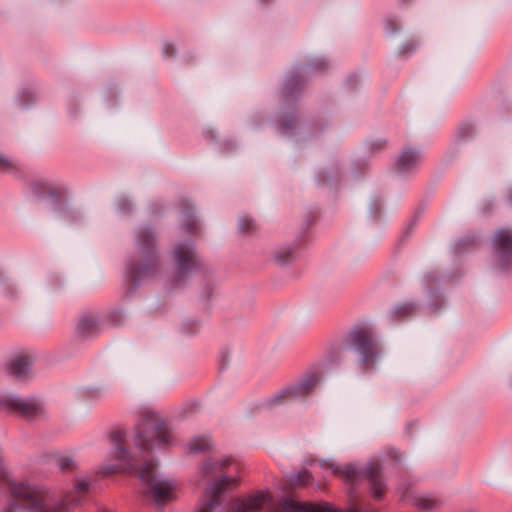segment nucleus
<instances>
[{"instance_id": "f257e3e1", "label": "nucleus", "mask_w": 512, "mask_h": 512, "mask_svg": "<svg viewBox=\"0 0 512 512\" xmlns=\"http://www.w3.org/2000/svg\"><path fill=\"white\" fill-rule=\"evenodd\" d=\"M89 488L90 482L87 479H79L73 490L57 501L54 494L45 487L13 482L0 463V496L9 493L14 501L19 502L29 512H71L82 503Z\"/></svg>"}, {"instance_id": "f03ea898", "label": "nucleus", "mask_w": 512, "mask_h": 512, "mask_svg": "<svg viewBox=\"0 0 512 512\" xmlns=\"http://www.w3.org/2000/svg\"><path fill=\"white\" fill-rule=\"evenodd\" d=\"M110 441L113 446L112 457L118 461V464L104 466V474L136 472L141 481L147 485L148 489L145 493L157 504L163 505L174 499L176 483L157 474V463L153 459H144L142 464H139L137 457L127 450V435L124 430L111 431Z\"/></svg>"}, {"instance_id": "7ed1b4c3", "label": "nucleus", "mask_w": 512, "mask_h": 512, "mask_svg": "<svg viewBox=\"0 0 512 512\" xmlns=\"http://www.w3.org/2000/svg\"><path fill=\"white\" fill-rule=\"evenodd\" d=\"M229 465V459L207 458L198 466V482L205 488L194 512H227L225 494L239 484L238 477L226 471Z\"/></svg>"}, {"instance_id": "20e7f679", "label": "nucleus", "mask_w": 512, "mask_h": 512, "mask_svg": "<svg viewBox=\"0 0 512 512\" xmlns=\"http://www.w3.org/2000/svg\"><path fill=\"white\" fill-rule=\"evenodd\" d=\"M318 463L321 468L329 469L333 475L340 477L352 486L367 479L372 497L377 500L382 499L386 490V484L382 475V467L378 463L369 462L363 467L356 464L340 466L327 459L319 460Z\"/></svg>"}, {"instance_id": "39448f33", "label": "nucleus", "mask_w": 512, "mask_h": 512, "mask_svg": "<svg viewBox=\"0 0 512 512\" xmlns=\"http://www.w3.org/2000/svg\"><path fill=\"white\" fill-rule=\"evenodd\" d=\"M171 442V435L165 421L156 413L144 410L136 424L134 444L139 451L145 452L163 447Z\"/></svg>"}, {"instance_id": "423d86ee", "label": "nucleus", "mask_w": 512, "mask_h": 512, "mask_svg": "<svg viewBox=\"0 0 512 512\" xmlns=\"http://www.w3.org/2000/svg\"><path fill=\"white\" fill-rule=\"evenodd\" d=\"M346 347L358 355V365L364 371L373 370L381 358L382 347L366 327L353 328L347 336Z\"/></svg>"}, {"instance_id": "0eeeda50", "label": "nucleus", "mask_w": 512, "mask_h": 512, "mask_svg": "<svg viewBox=\"0 0 512 512\" xmlns=\"http://www.w3.org/2000/svg\"><path fill=\"white\" fill-rule=\"evenodd\" d=\"M319 382L320 378L317 374H306L298 382L282 388L274 395L263 400L261 406L266 409H271L288 401L303 398L309 395L319 384Z\"/></svg>"}, {"instance_id": "6e6552de", "label": "nucleus", "mask_w": 512, "mask_h": 512, "mask_svg": "<svg viewBox=\"0 0 512 512\" xmlns=\"http://www.w3.org/2000/svg\"><path fill=\"white\" fill-rule=\"evenodd\" d=\"M0 411L32 420L44 414V407L36 398H21L14 394H5L0 396Z\"/></svg>"}, {"instance_id": "1a4fd4ad", "label": "nucleus", "mask_w": 512, "mask_h": 512, "mask_svg": "<svg viewBox=\"0 0 512 512\" xmlns=\"http://www.w3.org/2000/svg\"><path fill=\"white\" fill-rule=\"evenodd\" d=\"M137 245L138 249L147 259L146 263L143 265L131 266L129 269V277L133 281L152 275L156 267V258L154 257V236L150 229L142 228L139 230L137 234Z\"/></svg>"}, {"instance_id": "9d476101", "label": "nucleus", "mask_w": 512, "mask_h": 512, "mask_svg": "<svg viewBox=\"0 0 512 512\" xmlns=\"http://www.w3.org/2000/svg\"><path fill=\"white\" fill-rule=\"evenodd\" d=\"M281 512H369V510L362 505L354 503L350 504L346 509H340L328 502L313 504L287 498L281 504Z\"/></svg>"}, {"instance_id": "9b49d317", "label": "nucleus", "mask_w": 512, "mask_h": 512, "mask_svg": "<svg viewBox=\"0 0 512 512\" xmlns=\"http://www.w3.org/2000/svg\"><path fill=\"white\" fill-rule=\"evenodd\" d=\"M174 260L180 274H185L199 267V259L190 242L177 244L174 248Z\"/></svg>"}, {"instance_id": "f8f14e48", "label": "nucleus", "mask_w": 512, "mask_h": 512, "mask_svg": "<svg viewBox=\"0 0 512 512\" xmlns=\"http://www.w3.org/2000/svg\"><path fill=\"white\" fill-rule=\"evenodd\" d=\"M494 249L501 268H507L512 263V231L501 229L494 237Z\"/></svg>"}, {"instance_id": "ddd939ff", "label": "nucleus", "mask_w": 512, "mask_h": 512, "mask_svg": "<svg viewBox=\"0 0 512 512\" xmlns=\"http://www.w3.org/2000/svg\"><path fill=\"white\" fill-rule=\"evenodd\" d=\"M421 159L418 149L405 148L394 164L395 172L401 176L410 175L418 169Z\"/></svg>"}, {"instance_id": "4468645a", "label": "nucleus", "mask_w": 512, "mask_h": 512, "mask_svg": "<svg viewBox=\"0 0 512 512\" xmlns=\"http://www.w3.org/2000/svg\"><path fill=\"white\" fill-rule=\"evenodd\" d=\"M7 372L17 379H24L31 371V358L27 355L15 356L7 365Z\"/></svg>"}, {"instance_id": "2eb2a0df", "label": "nucleus", "mask_w": 512, "mask_h": 512, "mask_svg": "<svg viewBox=\"0 0 512 512\" xmlns=\"http://www.w3.org/2000/svg\"><path fill=\"white\" fill-rule=\"evenodd\" d=\"M100 323L98 318L91 313L84 314L80 317L76 332L82 337H88L99 331Z\"/></svg>"}, {"instance_id": "dca6fc26", "label": "nucleus", "mask_w": 512, "mask_h": 512, "mask_svg": "<svg viewBox=\"0 0 512 512\" xmlns=\"http://www.w3.org/2000/svg\"><path fill=\"white\" fill-rule=\"evenodd\" d=\"M256 509V497L233 499L229 505H226L227 512H253Z\"/></svg>"}, {"instance_id": "f3484780", "label": "nucleus", "mask_w": 512, "mask_h": 512, "mask_svg": "<svg viewBox=\"0 0 512 512\" xmlns=\"http://www.w3.org/2000/svg\"><path fill=\"white\" fill-rule=\"evenodd\" d=\"M415 507L424 511H432L441 507L442 502L434 495H420L412 503Z\"/></svg>"}, {"instance_id": "a211bd4d", "label": "nucleus", "mask_w": 512, "mask_h": 512, "mask_svg": "<svg viewBox=\"0 0 512 512\" xmlns=\"http://www.w3.org/2000/svg\"><path fill=\"white\" fill-rule=\"evenodd\" d=\"M295 258L296 254L291 246L279 247L273 253V260L279 266L288 265L292 263Z\"/></svg>"}, {"instance_id": "6ab92c4d", "label": "nucleus", "mask_w": 512, "mask_h": 512, "mask_svg": "<svg viewBox=\"0 0 512 512\" xmlns=\"http://www.w3.org/2000/svg\"><path fill=\"white\" fill-rule=\"evenodd\" d=\"M301 90V80L298 75L292 74L287 76L284 86L283 94L287 100L294 98Z\"/></svg>"}, {"instance_id": "aec40b11", "label": "nucleus", "mask_w": 512, "mask_h": 512, "mask_svg": "<svg viewBox=\"0 0 512 512\" xmlns=\"http://www.w3.org/2000/svg\"><path fill=\"white\" fill-rule=\"evenodd\" d=\"M212 446L211 440L206 436L195 437L188 444L191 453L205 452L210 450Z\"/></svg>"}, {"instance_id": "412c9836", "label": "nucleus", "mask_w": 512, "mask_h": 512, "mask_svg": "<svg viewBox=\"0 0 512 512\" xmlns=\"http://www.w3.org/2000/svg\"><path fill=\"white\" fill-rule=\"evenodd\" d=\"M106 395V388L104 386H91L83 391V396L89 401H100L104 399Z\"/></svg>"}, {"instance_id": "4be33fe9", "label": "nucleus", "mask_w": 512, "mask_h": 512, "mask_svg": "<svg viewBox=\"0 0 512 512\" xmlns=\"http://www.w3.org/2000/svg\"><path fill=\"white\" fill-rule=\"evenodd\" d=\"M312 476L308 470L294 473L290 476V483L294 487L305 486L311 480Z\"/></svg>"}, {"instance_id": "5701e85b", "label": "nucleus", "mask_w": 512, "mask_h": 512, "mask_svg": "<svg viewBox=\"0 0 512 512\" xmlns=\"http://www.w3.org/2000/svg\"><path fill=\"white\" fill-rule=\"evenodd\" d=\"M57 465L64 472L72 471L77 467L76 461L69 455L60 456L57 459Z\"/></svg>"}, {"instance_id": "b1692460", "label": "nucleus", "mask_w": 512, "mask_h": 512, "mask_svg": "<svg viewBox=\"0 0 512 512\" xmlns=\"http://www.w3.org/2000/svg\"><path fill=\"white\" fill-rule=\"evenodd\" d=\"M183 217L186 219L184 220L185 229L189 233H193L197 229V221L195 218L192 217V214L190 213V208L187 210L182 211Z\"/></svg>"}, {"instance_id": "393cba45", "label": "nucleus", "mask_w": 512, "mask_h": 512, "mask_svg": "<svg viewBox=\"0 0 512 512\" xmlns=\"http://www.w3.org/2000/svg\"><path fill=\"white\" fill-rule=\"evenodd\" d=\"M415 310L412 303H405L394 308L393 313L396 318L410 315Z\"/></svg>"}, {"instance_id": "a878e982", "label": "nucleus", "mask_w": 512, "mask_h": 512, "mask_svg": "<svg viewBox=\"0 0 512 512\" xmlns=\"http://www.w3.org/2000/svg\"><path fill=\"white\" fill-rule=\"evenodd\" d=\"M312 71H323L328 67V62L324 58H315L308 64Z\"/></svg>"}, {"instance_id": "bb28decb", "label": "nucleus", "mask_w": 512, "mask_h": 512, "mask_svg": "<svg viewBox=\"0 0 512 512\" xmlns=\"http://www.w3.org/2000/svg\"><path fill=\"white\" fill-rule=\"evenodd\" d=\"M238 228L241 232H250L253 228V218L243 216L238 221Z\"/></svg>"}, {"instance_id": "cd10ccee", "label": "nucleus", "mask_w": 512, "mask_h": 512, "mask_svg": "<svg viewBox=\"0 0 512 512\" xmlns=\"http://www.w3.org/2000/svg\"><path fill=\"white\" fill-rule=\"evenodd\" d=\"M473 135V127L469 124L461 126L457 130L456 138L459 141H463Z\"/></svg>"}, {"instance_id": "c85d7f7f", "label": "nucleus", "mask_w": 512, "mask_h": 512, "mask_svg": "<svg viewBox=\"0 0 512 512\" xmlns=\"http://www.w3.org/2000/svg\"><path fill=\"white\" fill-rule=\"evenodd\" d=\"M295 127V120L293 116H285L280 123V130L283 134Z\"/></svg>"}, {"instance_id": "c756f323", "label": "nucleus", "mask_w": 512, "mask_h": 512, "mask_svg": "<svg viewBox=\"0 0 512 512\" xmlns=\"http://www.w3.org/2000/svg\"><path fill=\"white\" fill-rule=\"evenodd\" d=\"M258 511L262 509L264 506L269 505L272 501V495L270 492H261L258 491Z\"/></svg>"}, {"instance_id": "7c9ffc66", "label": "nucleus", "mask_w": 512, "mask_h": 512, "mask_svg": "<svg viewBox=\"0 0 512 512\" xmlns=\"http://www.w3.org/2000/svg\"><path fill=\"white\" fill-rule=\"evenodd\" d=\"M15 168V163L13 160L3 156L0 154V171H11Z\"/></svg>"}, {"instance_id": "2f4dec72", "label": "nucleus", "mask_w": 512, "mask_h": 512, "mask_svg": "<svg viewBox=\"0 0 512 512\" xmlns=\"http://www.w3.org/2000/svg\"><path fill=\"white\" fill-rule=\"evenodd\" d=\"M385 23H386L387 30H389L391 33H394V32H396L398 30V25H397V23L394 20L387 19L385 21Z\"/></svg>"}, {"instance_id": "473e14b6", "label": "nucleus", "mask_w": 512, "mask_h": 512, "mask_svg": "<svg viewBox=\"0 0 512 512\" xmlns=\"http://www.w3.org/2000/svg\"><path fill=\"white\" fill-rule=\"evenodd\" d=\"M415 48H416V45L413 42H409V43L404 44L401 47L400 53L404 54L406 52H411V51L415 50Z\"/></svg>"}, {"instance_id": "72a5a7b5", "label": "nucleus", "mask_w": 512, "mask_h": 512, "mask_svg": "<svg viewBox=\"0 0 512 512\" xmlns=\"http://www.w3.org/2000/svg\"><path fill=\"white\" fill-rule=\"evenodd\" d=\"M119 208H120L121 212L127 213L130 211L131 204L128 201L123 200L119 203Z\"/></svg>"}, {"instance_id": "f704fd0d", "label": "nucleus", "mask_w": 512, "mask_h": 512, "mask_svg": "<svg viewBox=\"0 0 512 512\" xmlns=\"http://www.w3.org/2000/svg\"><path fill=\"white\" fill-rule=\"evenodd\" d=\"M174 46L171 45V44H165L164 48H163V53L165 55H167L168 57L172 56L174 54Z\"/></svg>"}, {"instance_id": "c9c22d12", "label": "nucleus", "mask_w": 512, "mask_h": 512, "mask_svg": "<svg viewBox=\"0 0 512 512\" xmlns=\"http://www.w3.org/2000/svg\"><path fill=\"white\" fill-rule=\"evenodd\" d=\"M15 511V507H14V503H10L7 507H5V509L3 510V512H14Z\"/></svg>"}, {"instance_id": "e433bc0d", "label": "nucleus", "mask_w": 512, "mask_h": 512, "mask_svg": "<svg viewBox=\"0 0 512 512\" xmlns=\"http://www.w3.org/2000/svg\"><path fill=\"white\" fill-rule=\"evenodd\" d=\"M465 242H466V240H464V239L460 240V241L456 244V250H457V251H459V250H460V249H459V246H461V245H462V243H465Z\"/></svg>"}, {"instance_id": "4c0bfd02", "label": "nucleus", "mask_w": 512, "mask_h": 512, "mask_svg": "<svg viewBox=\"0 0 512 512\" xmlns=\"http://www.w3.org/2000/svg\"><path fill=\"white\" fill-rule=\"evenodd\" d=\"M357 80H358V77H357V76H351V77H349V79H348V81H349V82H351V81H355V82H357Z\"/></svg>"}, {"instance_id": "58836bf2", "label": "nucleus", "mask_w": 512, "mask_h": 512, "mask_svg": "<svg viewBox=\"0 0 512 512\" xmlns=\"http://www.w3.org/2000/svg\"><path fill=\"white\" fill-rule=\"evenodd\" d=\"M349 496H350V498H352V497H353V491H352V489L349 491Z\"/></svg>"}, {"instance_id": "ea45409f", "label": "nucleus", "mask_w": 512, "mask_h": 512, "mask_svg": "<svg viewBox=\"0 0 512 512\" xmlns=\"http://www.w3.org/2000/svg\"><path fill=\"white\" fill-rule=\"evenodd\" d=\"M400 1H401L402 3H406V2H407V0H400Z\"/></svg>"}]
</instances>
